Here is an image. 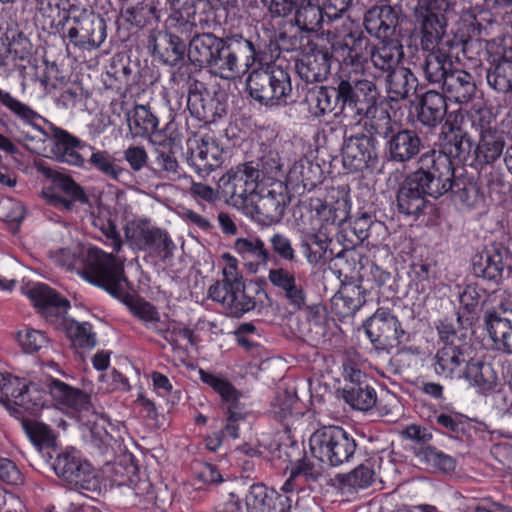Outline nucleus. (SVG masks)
<instances>
[{
  "label": "nucleus",
  "mask_w": 512,
  "mask_h": 512,
  "mask_svg": "<svg viewBox=\"0 0 512 512\" xmlns=\"http://www.w3.org/2000/svg\"><path fill=\"white\" fill-rule=\"evenodd\" d=\"M344 34L334 43L335 60L343 67H351L353 72L362 71L370 59L373 67L383 73L398 68L404 56L400 39L380 40L372 46L363 31L353 22L343 23Z\"/></svg>",
  "instance_id": "obj_1"
},
{
  "label": "nucleus",
  "mask_w": 512,
  "mask_h": 512,
  "mask_svg": "<svg viewBox=\"0 0 512 512\" xmlns=\"http://www.w3.org/2000/svg\"><path fill=\"white\" fill-rule=\"evenodd\" d=\"M101 231L105 238L104 244L111 247L113 252L106 253L100 248L90 247L83 274L90 283L103 288L115 298H122L127 288L123 267L125 258L114 253L118 254L121 251L123 241L116 225L111 221L104 224Z\"/></svg>",
  "instance_id": "obj_2"
},
{
  "label": "nucleus",
  "mask_w": 512,
  "mask_h": 512,
  "mask_svg": "<svg viewBox=\"0 0 512 512\" xmlns=\"http://www.w3.org/2000/svg\"><path fill=\"white\" fill-rule=\"evenodd\" d=\"M453 11L454 4L449 0H418L414 16L423 50L456 49L457 35L446 31L448 16Z\"/></svg>",
  "instance_id": "obj_3"
},
{
  "label": "nucleus",
  "mask_w": 512,
  "mask_h": 512,
  "mask_svg": "<svg viewBox=\"0 0 512 512\" xmlns=\"http://www.w3.org/2000/svg\"><path fill=\"white\" fill-rule=\"evenodd\" d=\"M246 90L252 99L265 106L294 101L290 72L275 63L253 69L246 78Z\"/></svg>",
  "instance_id": "obj_4"
},
{
  "label": "nucleus",
  "mask_w": 512,
  "mask_h": 512,
  "mask_svg": "<svg viewBox=\"0 0 512 512\" xmlns=\"http://www.w3.org/2000/svg\"><path fill=\"white\" fill-rule=\"evenodd\" d=\"M370 130L386 140L385 156L391 162H409L423 147L422 139L415 130L398 127L385 111H381L377 119L370 120Z\"/></svg>",
  "instance_id": "obj_5"
},
{
  "label": "nucleus",
  "mask_w": 512,
  "mask_h": 512,
  "mask_svg": "<svg viewBox=\"0 0 512 512\" xmlns=\"http://www.w3.org/2000/svg\"><path fill=\"white\" fill-rule=\"evenodd\" d=\"M312 456L332 467L348 463L357 450L354 437L339 426H324L309 439Z\"/></svg>",
  "instance_id": "obj_6"
},
{
  "label": "nucleus",
  "mask_w": 512,
  "mask_h": 512,
  "mask_svg": "<svg viewBox=\"0 0 512 512\" xmlns=\"http://www.w3.org/2000/svg\"><path fill=\"white\" fill-rule=\"evenodd\" d=\"M52 463L55 474L61 478L69 489L81 493L100 492L101 480L98 472L81 456L75 448L55 451Z\"/></svg>",
  "instance_id": "obj_7"
},
{
  "label": "nucleus",
  "mask_w": 512,
  "mask_h": 512,
  "mask_svg": "<svg viewBox=\"0 0 512 512\" xmlns=\"http://www.w3.org/2000/svg\"><path fill=\"white\" fill-rule=\"evenodd\" d=\"M348 77L340 76V93L346 109V119L360 122L363 118L375 120L379 91L376 84L358 77V72Z\"/></svg>",
  "instance_id": "obj_8"
},
{
  "label": "nucleus",
  "mask_w": 512,
  "mask_h": 512,
  "mask_svg": "<svg viewBox=\"0 0 512 512\" xmlns=\"http://www.w3.org/2000/svg\"><path fill=\"white\" fill-rule=\"evenodd\" d=\"M256 54L250 40L240 35L225 37L209 68L223 79H232L254 64Z\"/></svg>",
  "instance_id": "obj_9"
},
{
  "label": "nucleus",
  "mask_w": 512,
  "mask_h": 512,
  "mask_svg": "<svg viewBox=\"0 0 512 512\" xmlns=\"http://www.w3.org/2000/svg\"><path fill=\"white\" fill-rule=\"evenodd\" d=\"M208 296L221 303L226 315L233 318L242 317L256 305L254 298L246 294L243 278L235 265L224 268L223 279L210 286Z\"/></svg>",
  "instance_id": "obj_10"
},
{
  "label": "nucleus",
  "mask_w": 512,
  "mask_h": 512,
  "mask_svg": "<svg viewBox=\"0 0 512 512\" xmlns=\"http://www.w3.org/2000/svg\"><path fill=\"white\" fill-rule=\"evenodd\" d=\"M418 163L419 168L413 174L429 196L438 198L450 191L456 178L452 162L446 155L427 152L421 155Z\"/></svg>",
  "instance_id": "obj_11"
},
{
  "label": "nucleus",
  "mask_w": 512,
  "mask_h": 512,
  "mask_svg": "<svg viewBox=\"0 0 512 512\" xmlns=\"http://www.w3.org/2000/svg\"><path fill=\"white\" fill-rule=\"evenodd\" d=\"M260 169L254 162L229 169L217 183L218 193L234 206L244 208L257 190Z\"/></svg>",
  "instance_id": "obj_12"
},
{
  "label": "nucleus",
  "mask_w": 512,
  "mask_h": 512,
  "mask_svg": "<svg viewBox=\"0 0 512 512\" xmlns=\"http://www.w3.org/2000/svg\"><path fill=\"white\" fill-rule=\"evenodd\" d=\"M289 201L287 187L282 183H274L270 187H262L252 194L243 209L255 222L263 226H270L282 220Z\"/></svg>",
  "instance_id": "obj_13"
},
{
  "label": "nucleus",
  "mask_w": 512,
  "mask_h": 512,
  "mask_svg": "<svg viewBox=\"0 0 512 512\" xmlns=\"http://www.w3.org/2000/svg\"><path fill=\"white\" fill-rule=\"evenodd\" d=\"M344 34V28H335V32L328 31L330 39V49L327 47H320L316 43H307V52L305 55L296 62L295 68L301 80L307 84L320 83L326 80L330 68L331 59H335L334 43Z\"/></svg>",
  "instance_id": "obj_14"
},
{
  "label": "nucleus",
  "mask_w": 512,
  "mask_h": 512,
  "mask_svg": "<svg viewBox=\"0 0 512 512\" xmlns=\"http://www.w3.org/2000/svg\"><path fill=\"white\" fill-rule=\"evenodd\" d=\"M37 171L53 182V187L42 191L43 198L50 205L71 210L75 202L87 203L88 197L71 177L38 163Z\"/></svg>",
  "instance_id": "obj_15"
},
{
  "label": "nucleus",
  "mask_w": 512,
  "mask_h": 512,
  "mask_svg": "<svg viewBox=\"0 0 512 512\" xmlns=\"http://www.w3.org/2000/svg\"><path fill=\"white\" fill-rule=\"evenodd\" d=\"M475 349L470 342L457 340L445 343L433 357L434 372L446 379H462Z\"/></svg>",
  "instance_id": "obj_16"
},
{
  "label": "nucleus",
  "mask_w": 512,
  "mask_h": 512,
  "mask_svg": "<svg viewBox=\"0 0 512 512\" xmlns=\"http://www.w3.org/2000/svg\"><path fill=\"white\" fill-rule=\"evenodd\" d=\"M364 327L367 337L377 348H394L406 339V333L397 316L388 308H378Z\"/></svg>",
  "instance_id": "obj_17"
},
{
  "label": "nucleus",
  "mask_w": 512,
  "mask_h": 512,
  "mask_svg": "<svg viewBox=\"0 0 512 512\" xmlns=\"http://www.w3.org/2000/svg\"><path fill=\"white\" fill-rule=\"evenodd\" d=\"M125 235L133 247L152 257L165 261L173 256L175 244L165 230L140 223L132 228L127 227Z\"/></svg>",
  "instance_id": "obj_18"
},
{
  "label": "nucleus",
  "mask_w": 512,
  "mask_h": 512,
  "mask_svg": "<svg viewBox=\"0 0 512 512\" xmlns=\"http://www.w3.org/2000/svg\"><path fill=\"white\" fill-rule=\"evenodd\" d=\"M342 162L344 168L349 172L374 169L378 163L375 139L365 134L344 138Z\"/></svg>",
  "instance_id": "obj_19"
},
{
  "label": "nucleus",
  "mask_w": 512,
  "mask_h": 512,
  "mask_svg": "<svg viewBox=\"0 0 512 512\" xmlns=\"http://www.w3.org/2000/svg\"><path fill=\"white\" fill-rule=\"evenodd\" d=\"M187 164L201 177L209 175L223 163V150L212 137L188 141Z\"/></svg>",
  "instance_id": "obj_20"
},
{
  "label": "nucleus",
  "mask_w": 512,
  "mask_h": 512,
  "mask_svg": "<svg viewBox=\"0 0 512 512\" xmlns=\"http://www.w3.org/2000/svg\"><path fill=\"white\" fill-rule=\"evenodd\" d=\"M106 28L105 20L91 13L81 18H73V25L69 27L66 37L80 49H95L105 41Z\"/></svg>",
  "instance_id": "obj_21"
},
{
  "label": "nucleus",
  "mask_w": 512,
  "mask_h": 512,
  "mask_svg": "<svg viewBox=\"0 0 512 512\" xmlns=\"http://www.w3.org/2000/svg\"><path fill=\"white\" fill-rule=\"evenodd\" d=\"M472 268L477 277L498 283L505 269H512V255L507 248L492 245L473 258Z\"/></svg>",
  "instance_id": "obj_22"
},
{
  "label": "nucleus",
  "mask_w": 512,
  "mask_h": 512,
  "mask_svg": "<svg viewBox=\"0 0 512 512\" xmlns=\"http://www.w3.org/2000/svg\"><path fill=\"white\" fill-rule=\"evenodd\" d=\"M304 102L313 117L319 118L335 111L346 119V109L340 93V81L336 86H312L307 89Z\"/></svg>",
  "instance_id": "obj_23"
},
{
  "label": "nucleus",
  "mask_w": 512,
  "mask_h": 512,
  "mask_svg": "<svg viewBox=\"0 0 512 512\" xmlns=\"http://www.w3.org/2000/svg\"><path fill=\"white\" fill-rule=\"evenodd\" d=\"M247 512H291L292 498L269 489L262 483L252 484L244 499Z\"/></svg>",
  "instance_id": "obj_24"
},
{
  "label": "nucleus",
  "mask_w": 512,
  "mask_h": 512,
  "mask_svg": "<svg viewBox=\"0 0 512 512\" xmlns=\"http://www.w3.org/2000/svg\"><path fill=\"white\" fill-rule=\"evenodd\" d=\"M53 146L51 152L58 162L83 167L85 156L88 150L92 149L90 144L81 141L68 131L59 128H52Z\"/></svg>",
  "instance_id": "obj_25"
},
{
  "label": "nucleus",
  "mask_w": 512,
  "mask_h": 512,
  "mask_svg": "<svg viewBox=\"0 0 512 512\" xmlns=\"http://www.w3.org/2000/svg\"><path fill=\"white\" fill-rule=\"evenodd\" d=\"M401 10L390 5H375L364 16L367 32L380 40L399 39L396 35Z\"/></svg>",
  "instance_id": "obj_26"
},
{
  "label": "nucleus",
  "mask_w": 512,
  "mask_h": 512,
  "mask_svg": "<svg viewBox=\"0 0 512 512\" xmlns=\"http://www.w3.org/2000/svg\"><path fill=\"white\" fill-rule=\"evenodd\" d=\"M147 47L163 64L176 66L183 61L187 47L178 36L166 31L153 30L148 36Z\"/></svg>",
  "instance_id": "obj_27"
},
{
  "label": "nucleus",
  "mask_w": 512,
  "mask_h": 512,
  "mask_svg": "<svg viewBox=\"0 0 512 512\" xmlns=\"http://www.w3.org/2000/svg\"><path fill=\"white\" fill-rule=\"evenodd\" d=\"M428 195L418 181L417 176L411 173L400 185L397 192V207L400 213L411 216H419L430 204L426 199Z\"/></svg>",
  "instance_id": "obj_28"
},
{
  "label": "nucleus",
  "mask_w": 512,
  "mask_h": 512,
  "mask_svg": "<svg viewBox=\"0 0 512 512\" xmlns=\"http://www.w3.org/2000/svg\"><path fill=\"white\" fill-rule=\"evenodd\" d=\"M441 87L450 100L459 104L470 102L477 91L474 76L467 71L455 67Z\"/></svg>",
  "instance_id": "obj_29"
},
{
  "label": "nucleus",
  "mask_w": 512,
  "mask_h": 512,
  "mask_svg": "<svg viewBox=\"0 0 512 512\" xmlns=\"http://www.w3.org/2000/svg\"><path fill=\"white\" fill-rule=\"evenodd\" d=\"M27 296L45 317L60 316L69 307V302L61 298L43 283L33 284L27 289Z\"/></svg>",
  "instance_id": "obj_30"
},
{
  "label": "nucleus",
  "mask_w": 512,
  "mask_h": 512,
  "mask_svg": "<svg viewBox=\"0 0 512 512\" xmlns=\"http://www.w3.org/2000/svg\"><path fill=\"white\" fill-rule=\"evenodd\" d=\"M233 249L251 273H257L260 266H265L271 259L269 250L259 237L237 238Z\"/></svg>",
  "instance_id": "obj_31"
},
{
  "label": "nucleus",
  "mask_w": 512,
  "mask_h": 512,
  "mask_svg": "<svg viewBox=\"0 0 512 512\" xmlns=\"http://www.w3.org/2000/svg\"><path fill=\"white\" fill-rule=\"evenodd\" d=\"M462 379L467 380L481 394L494 391L499 380L493 365L477 359L475 354H473L472 360L469 362Z\"/></svg>",
  "instance_id": "obj_32"
},
{
  "label": "nucleus",
  "mask_w": 512,
  "mask_h": 512,
  "mask_svg": "<svg viewBox=\"0 0 512 512\" xmlns=\"http://www.w3.org/2000/svg\"><path fill=\"white\" fill-rule=\"evenodd\" d=\"M223 38L212 33H202L193 36L189 43L187 56L191 63L199 67H210L219 51Z\"/></svg>",
  "instance_id": "obj_33"
},
{
  "label": "nucleus",
  "mask_w": 512,
  "mask_h": 512,
  "mask_svg": "<svg viewBox=\"0 0 512 512\" xmlns=\"http://www.w3.org/2000/svg\"><path fill=\"white\" fill-rule=\"evenodd\" d=\"M426 51L428 53L422 64L425 79L432 84L441 86L454 68L452 57L449 54L452 50L434 49Z\"/></svg>",
  "instance_id": "obj_34"
},
{
  "label": "nucleus",
  "mask_w": 512,
  "mask_h": 512,
  "mask_svg": "<svg viewBox=\"0 0 512 512\" xmlns=\"http://www.w3.org/2000/svg\"><path fill=\"white\" fill-rule=\"evenodd\" d=\"M52 398L59 404L79 412H88L91 408L90 397L79 389L52 379L48 384Z\"/></svg>",
  "instance_id": "obj_35"
},
{
  "label": "nucleus",
  "mask_w": 512,
  "mask_h": 512,
  "mask_svg": "<svg viewBox=\"0 0 512 512\" xmlns=\"http://www.w3.org/2000/svg\"><path fill=\"white\" fill-rule=\"evenodd\" d=\"M446 113L447 103L443 94L430 90L421 97L417 119L422 125L435 127L442 122Z\"/></svg>",
  "instance_id": "obj_36"
},
{
  "label": "nucleus",
  "mask_w": 512,
  "mask_h": 512,
  "mask_svg": "<svg viewBox=\"0 0 512 512\" xmlns=\"http://www.w3.org/2000/svg\"><path fill=\"white\" fill-rule=\"evenodd\" d=\"M306 323L301 333L313 345H324L329 340L327 317L321 305H310L305 310Z\"/></svg>",
  "instance_id": "obj_37"
},
{
  "label": "nucleus",
  "mask_w": 512,
  "mask_h": 512,
  "mask_svg": "<svg viewBox=\"0 0 512 512\" xmlns=\"http://www.w3.org/2000/svg\"><path fill=\"white\" fill-rule=\"evenodd\" d=\"M26 382L23 379L10 374L0 375V403L6 405L13 402L15 405L24 408L26 411H33L39 403H31L26 398Z\"/></svg>",
  "instance_id": "obj_38"
},
{
  "label": "nucleus",
  "mask_w": 512,
  "mask_h": 512,
  "mask_svg": "<svg viewBox=\"0 0 512 512\" xmlns=\"http://www.w3.org/2000/svg\"><path fill=\"white\" fill-rule=\"evenodd\" d=\"M322 476V466L304 458L291 471L290 477L283 485L282 490L288 493L294 489H302L304 485L313 489L314 484L318 483Z\"/></svg>",
  "instance_id": "obj_39"
},
{
  "label": "nucleus",
  "mask_w": 512,
  "mask_h": 512,
  "mask_svg": "<svg viewBox=\"0 0 512 512\" xmlns=\"http://www.w3.org/2000/svg\"><path fill=\"white\" fill-rule=\"evenodd\" d=\"M386 83L389 98L397 101L414 94L418 80L410 69L400 66L386 75Z\"/></svg>",
  "instance_id": "obj_40"
},
{
  "label": "nucleus",
  "mask_w": 512,
  "mask_h": 512,
  "mask_svg": "<svg viewBox=\"0 0 512 512\" xmlns=\"http://www.w3.org/2000/svg\"><path fill=\"white\" fill-rule=\"evenodd\" d=\"M127 305L130 312L142 321L146 328L153 330L168 340L169 326L165 321L161 320L155 306L141 298L132 299Z\"/></svg>",
  "instance_id": "obj_41"
},
{
  "label": "nucleus",
  "mask_w": 512,
  "mask_h": 512,
  "mask_svg": "<svg viewBox=\"0 0 512 512\" xmlns=\"http://www.w3.org/2000/svg\"><path fill=\"white\" fill-rule=\"evenodd\" d=\"M311 210L325 225L339 226L345 222L349 216V204L344 198L329 203L321 199H315L311 202Z\"/></svg>",
  "instance_id": "obj_42"
},
{
  "label": "nucleus",
  "mask_w": 512,
  "mask_h": 512,
  "mask_svg": "<svg viewBox=\"0 0 512 512\" xmlns=\"http://www.w3.org/2000/svg\"><path fill=\"white\" fill-rule=\"evenodd\" d=\"M126 121L134 137H147L157 131L159 120L145 105H136L126 113Z\"/></svg>",
  "instance_id": "obj_43"
},
{
  "label": "nucleus",
  "mask_w": 512,
  "mask_h": 512,
  "mask_svg": "<svg viewBox=\"0 0 512 512\" xmlns=\"http://www.w3.org/2000/svg\"><path fill=\"white\" fill-rule=\"evenodd\" d=\"M325 18L319 4H314L310 0H301L295 10L294 23L301 32L312 33L321 28Z\"/></svg>",
  "instance_id": "obj_44"
},
{
  "label": "nucleus",
  "mask_w": 512,
  "mask_h": 512,
  "mask_svg": "<svg viewBox=\"0 0 512 512\" xmlns=\"http://www.w3.org/2000/svg\"><path fill=\"white\" fill-rule=\"evenodd\" d=\"M332 303L340 316H353L365 303L364 291L360 286L344 288L333 297Z\"/></svg>",
  "instance_id": "obj_45"
},
{
  "label": "nucleus",
  "mask_w": 512,
  "mask_h": 512,
  "mask_svg": "<svg viewBox=\"0 0 512 512\" xmlns=\"http://www.w3.org/2000/svg\"><path fill=\"white\" fill-rule=\"evenodd\" d=\"M504 148V138L498 130L486 132L479 136V142L475 149L476 159L479 163L491 164L497 160Z\"/></svg>",
  "instance_id": "obj_46"
},
{
  "label": "nucleus",
  "mask_w": 512,
  "mask_h": 512,
  "mask_svg": "<svg viewBox=\"0 0 512 512\" xmlns=\"http://www.w3.org/2000/svg\"><path fill=\"white\" fill-rule=\"evenodd\" d=\"M488 85L503 94H512V60L502 58L487 69Z\"/></svg>",
  "instance_id": "obj_47"
},
{
  "label": "nucleus",
  "mask_w": 512,
  "mask_h": 512,
  "mask_svg": "<svg viewBox=\"0 0 512 512\" xmlns=\"http://www.w3.org/2000/svg\"><path fill=\"white\" fill-rule=\"evenodd\" d=\"M359 385L343 389V398L353 409L368 411L376 405V391L370 382Z\"/></svg>",
  "instance_id": "obj_48"
},
{
  "label": "nucleus",
  "mask_w": 512,
  "mask_h": 512,
  "mask_svg": "<svg viewBox=\"0 0 512 512\" xmlns=\"http://www.w3.org/2000/svg\"><path fill=\"white\" fill-rule=\"evenodd\" d=\"M88 153V164L106 177L118 181L125 173V169L116 164V159L108 151L98 150L92 146Z\"/></svg>",
  "instance_id": "obj_49"
},
{
  "label": "nucleus",
  "mask_w": 512,
  "mask_h": 512,
  "mask_svg": "<svg viewBox=\"0 0 512 512\" xmlns=\"http://www.w3.org/2000/svg\"><path fill=\"white\" fill-rule=\"evenodd\" d=\"M445 137L444 154L449 159L459 158L465 159L470 153L472 142L467 133L461 131L460 128L450 126L447 132H443Z\"/></svg>",
  "instance_id": "obj_50"
},
{
  "label": "nucleus",
  "mask_w": 512,
  "mask_h": 512,
  "mask_svg": "<svg viewBox=\"0 0 512 512\" xmlns=\"http://www.w3.org/2000/svg\"><path fill=\"white\" fill-rule=\"evenodd\" d=\"M289 177L304 188H313L320 182L321 168L309 159L301 158L291 167Z\"/></svg>",
  "instance_id": "obj_51"
},
{
  "label": "nucleus",
  "mask_w": 512,
  "mask_h": 512,
  "mask_svg": "<svg viewBox=\"0 0 512 512\" xmlns=\"http://www.w3.org/2000/svg\"><path fill=\"white\" fill-rule=\"evenodd\" d=\"M449 192L455 202L467 208H474L482 201L477 184L467 178H456Z\"/></svg>",
  "instance_id": "obj_52"
},
{
  "label": "nucleus",
  "mask_w": 512,
  "mask_h": 512,
  "mask_svg": "<svg viewBox=\"0 0 512 512\" xmlns=\"http://www.w3.org/2000/svg\"><path fill=\"white\" fill-rule=\"evenodd\" d=\"M22 426L32 444L39 451L55 446L56 435L48 425L36 420H24Z\"/></svg>",
  "instance_id": "obj_53"
},
{
  "label": "nucleus",
  "mask_w": 512,
  "mask_h": 512,
  "mask_svg": "<svg viewBox=\"0 0 512 512\" xmlns=\"http://www.w3.org/2000/svg\"><path fill=\"white\" fill-rule=\"evenodd\" d=\"M416 457L427 467L443 472L453 471L456 467V461L453 457L432 446L420 447L416 452Z\"/></svg>",
  "instance_id": "obj_54"
},
{
  "label": "nucleus",
  "mask_w": 512,
  "mask_h": 512,
  "mask_svg": "<svg viewBox=\"0 0 512 512\" xmlns=\"http://www.w3.org/2000/svg\"><path fill=\"white\" fill-rule=\"evenodd\" d=\"M488 334L498 351L512 354V321L506 319L502 322L486 325Z\"/></svg>",
  "instance_id": "obj_55"
},
{
  "label": "nucleus",
  "mask_w": 512,
  "mask_h": 512,
  "mask_svg": "<svg viewBox=\"0 0 512 512\" xmlns=\"http://www.w3.org/2000/svg\"><path fill=\"white\" fill-rule=\"evenodd\" d=\"M374 225H381L376 221L375 214L371 211H359L350 220V231L356 237V240H350L353 245L361 243L369 237L370 229Z\"/></svg>",
  "instance_id": "obj_56"
},
{
  "label": "nucleus",
  "mask_w": 512,
  "mask_h": 512,
  "mask_svg": "<svg viewBox=\"0 0 512 512\" xmlns=\"http://www.w3.org/2000/svg\"><path fill=\"white\" fill-rule=\"evenodd\" d=\"M374 470L370 464H361L342 476L341 484L354 490L369 487L374 481Z\"/></svg>",
  "instance_id": "obj_57"
},
{
  "label": "nucleus",
  "mask_w": 512,
  "mask_h": 512,
  "mask_svg": "<svg viewBox=\"0 0 512 512\" xmlns=\"http://www.w3.org/2000/svg\"><path fill=\"white\" fill-rule=\"evenodd\" d=\"M329 243L327 237L318 234L308 235L302 244L308 263L317 265L325 259Z\"/></svg>",
  "instance_id": "obj_58"
},
{
  "label": "nucleus",
  "mask_w": 512,
  "mask_h": 512,
  "mask_svg": "<svg viewBox=\"0 0 512 512\" xmlns=\"http://www.w3.org/2000/svg\"><path fill=\"white\" fill-rule=\"evenodd\" d=\"M227 414L226 424L219 432L224 439H237L239 437L240 424L245 422L247 413L238 403H229Z\"/></svg>",
  "instance_id": "obj_59"
},
{
  "label": "nucleus",
  "mask_w": 512,
  "mask_h": 512,
  "mask_svg": "<svg viewBox=\"0 0 512 512\" xmlns=\"http://www.w3.org/2000/svg\"><path fill=\"white\" fill-rule=\"evenodd\" d=\"M200 379L212 387L223 399L230 403H237L238 392L226 379L200 370Z\"/></svg>",
  "instance_id": "obj_60"
},
{
  "label": "nucleus",
  "mask_w": 512,
  "mask_h": 512,
  "mask_svg": "<svg viewBox=\"0 0 512 512\" xmlns=\"http://www.w3.org/2000/svg\"><path fill=\"white\" fill-rule=\"evenodd\" d=\"M200 379L212 387L223 399L230 403H237L238 392L226 379L200 370Z\"/></svg>",
  "instance_id": "obj_61"
},
{
  "label": "nucleus",
  "mask_w": 512,
  "mask_h": 512,
  "mask_svg": "<svg viewBox=\"0 0 512 512\" xmlns=\"http://www.w3.org/2000/svg\"><path fill=\"white\" fill-rule=\"evenodd\" d=\"M17 339L26 353H35L43 348H47L48 338L39 331L32 328H27L17 334Z\"/></svg>",
  "instance_id": "obj_62"
},
{
  "label": "nucleus",
  "mask_w": 512,
  "mask_h": 512,
  "mask_svg": "<svg viewBox=\"0 0 512 512\" xmlns=\"http://www.w3.org/2000/svg\"><path fill=\"white\" fill-rule=\"evenodd\" d=\"M66 331L68 336L82 347L93 348L96 345L95 334L91 331V325L87 322L71 321Z\"/></svg>",
  "instance_id": "obj_63"
},
{
  "label": "nucleus",
  "mask_w": 512,
  "mask_h": 512,
  "mask_svg": "<svg viewBox=\"0 0 512 512\" xmlns=\"http://www.w3.org/2000/svg\"><path fill=\"white\" fill-rule=\"evenodd\" d=\"M506 319L512 321V294L504 293L497 306L485 313V325L502 322Z\"/></svg>",
  "instance_id": "obj_64"
}]
</instances>
